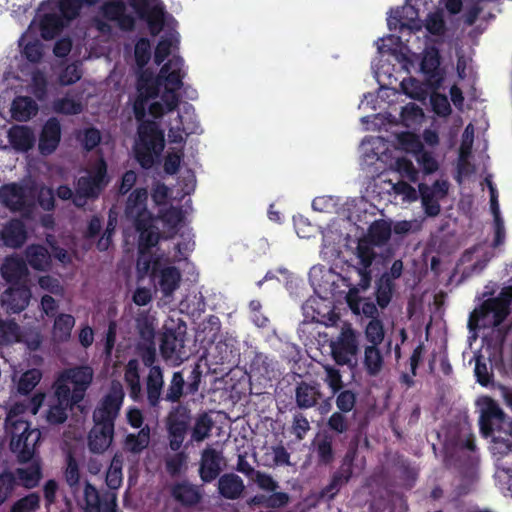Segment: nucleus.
I'll use <instances>...</instances> for the list:
<instances>
[{
    "mask_svg": "<svg viewBox=\"0 0 512 512\" xmlns=\"http://www.w3.org/2000/svg\"><path fill=\"white\" fill-rule=\"evenodd\" d=\"M184 76L183 59L177 55H173L161 67L156 77L148 70L142 71L138 78L137 98L133 107L136 118L142 120L147 109L156 119L173 111L179 104L178 91L183 85Z\"/></svg>",
    "mask_w": 512,
    "mask_h": 512,
    "instance_id": "1",
    "label": "nucleus"
},
{
    "mask_svg": "<svg viewBox=\"0 0 512 512\" xmlns=\"http://www.w3.org/2000/svg\"><path fill=\"white\" fill-rule=\"evenodd\" d=\"M99 0H58L57 7L61 14L39 15V23L33 21L28 30L20 39V46H23L24 56L31 62H37L42 57V45L37 39H33L32 35L39 30L44 39L53 38L60 28L64 25V19L69 21L78 16L80 9L84 4L94 5Z\"/></svg>",
    "mask_w": 512,
    "mask_h": 512,
    "instance_id": "2",
    "label": "nucleus"
},
{
    "mask_svg": "<svg viewBox=\"0 0 512 512\" xmlns=\"http://www.w3.org/2000/svg\"><path fill=\"white\" fill-rule=\"evenodd\" d=\"M5 431L10 436L11 450L17 454L20 462L34 458L41 432L37 428H30L24 404L15 403L9 408L5 419Z\"/></svg>",
    "mask_w": 512,
    "mask_h": 512,
    "instance_id": "3",
    "label": "nucleus"
},
{
    "mask_svg": "<svg viewBox=\"0 0 512 512\" xmlns=\"http://www.w3.org/2000/svg\"><path fill=\"white\" fill-rule=\"evenodd\" d=\"M480 407V430L485 436H491L495 431L509 436L505 439L501 435L494 436L492 450L494 453L506 454L512 446V421H507L505 415L498 404L490 397L483 396L477 400Z\"/></svg>",
    "mask_w": 512,
    "mask_h": 512,
    "instance_id": "4",
    "label": "nucleus"
},
{
    "mask_svg": "<svg viewBox=\"0 0 512 512\" xmlns=\"http://www.w3.org/2000/svg\"><path fill=\"white\" fill-rule=\"evenodd\" d=\"M150 247L139 248L137 272L139 277H145L149 272L157 279V285L164 297H171L180 285L181 273L174 266L162 267L160 256L147 250Z\"/></svg>",
    "mask_w": 512,
    "mask_h": 512,
    "instance_id": "5",
    "label": "nucleus"
},
{
    "mask_svg": "<svg viewBox=\"0 0 512 512\" xmlns=\"http://www.w3.org/2000/svg\"><path fill=\"white\" fill-rule=\"evenodd\" d=\"M147 199V190L138 188L130 194L125 209L126 216L135 223L140 232L139 248L153 247L159 240L157 229L151 224L152 218L146 208Z\"/></svg>",
    "mask_w": 512,
    "mask_h": 512,
    "instance_id": "6",
    "label": "nucleus"
},
{
    "mask_svg": "<svg viewBox=\"0 0 512 512\" xmlns=\"http://www.w3.org/2000/svg\"><path fill=\"white\" fill-rule=\"evenodd\" d=\"M511 302L512 286L503 289L498 297L486 300L480 309L474 310L469 318V328L474 330L480 327L498 326L509 314Z\"/></svg>",
    "mask_w": 512,
    "mask_h": 512,
    "instance_id": "7",
    "label": "nucleus"
},
{
    "mask_svg": "<svg viewBox=\"0 0 512 512\" xmlns=\"http://www.w3.org/2000/svg\"><path fill=\"white\" fill-rule=\"evenodd\" d=\"M94 371L88 365L63 370L54 382L53 389L61 397L70 396L73 403L80 402L93 381Z\"/></svg>",
    "mask_w": 512,
    "mask_h": 512,
    "instance_id": "8",
    "label": "nucleus"
},
{
    "mask_svg": "<svg viewBox=\"0 0 512 512\" xmlns=\"http://www.w3.org/2000/svg\"><path fill=\"white\" fill-rule=\"evenodd\" d=\"M139 139L135 143L137 160L144 168L153 165L164 148V135L153 122H144L139 126Z\"/></svg>",
    "mask_w": 512,
    "mask_h": 512,
    "instance_id": "9",
    "label": "nucleus"
},
{
    "mask_svg": "<svg viewBox=\"0 0 512 512\" xmlns=\"http://www.w3.org/2000/svg\"><path fill=\"white\" fill-rule=\"evenodd\" d=\"M98 31L103 34L110 33L112 25L123 30H130L134 26V18L126 13V8L121 1H108L104 3L98 15L94 19Z\"/></svg>",
    "mask_w": 512,
    "mask_h": 512,
    "instance_id": "10",
    "label": "nucleus"
},
{
    "mask_svg": "<svg viewBox=\"0 0 512 512\" xmlns=\"http://www.w3.org/2000/svg\"><path fill=\"white\" fill-rule=\"evenodd\" d=\"M106 163L100 159L88 171L87 176H83L78 180L76 194L73 202L76 206L82 207L86 203V198L96 197L100 191L107 185Z\"/></svg>",
    "mask_w": 512,
    "mask_h": 512,
    "instance_id": "11",
    "label": "nucleus"
},
{
    "mask_svg": "<svg viewBox=\"0 0 512 512\" xmlns=\"http://www.w3.org/2000/svg\"><path fill=\"white\" fill-rule=\"evenodd\" d=\"M329 347L337 364H349L358 353V334L350 324H344L339 335L330 341Z\"/></svg>",
    "mask_w": 512,
    "mask_h": 512,
    "instance_id": "12",
    "label": "nucleus"
},
{
    "mask_svg": "<svg viewBox=\"0 0 512 512\" xmlns=\"http://www.w3.org/2000/svg\"><path fill=\"white\" fill-rule=\"evenodd\" d=\"M364 163L368 166L378 164L375 172H380L389 164L391 145L381 137L366 138L360 145Z\"/></svg>",
    "mask_w": 512,
    "mask_h": 512,
    "instance_id": "13",
    "label": "nucleus"
},
{
    "mask_svg": "<svg viewBox=\"0 0 512 512\" xmlns=\"http://www.w3.org/2000/svg\"><path fill=\"white\" fill-rule=\"evenodd\" d=\"M364 163L368 166L378 164L375 172H380L389 164L391 145L381 137L366 138L360 145Z\"/></svg>",
    "mask_w": 512,
    "mask_h": 512,
    "instance_id": "14",
    "label": "nucleus"
},
{
    "mask_svg": "<svg viewBox=\"0 0 512 512\" xmlns=\"http://www.w3.org/2000/svg\"><path fill=\"white\" fill-rule=\"evenodd\" d=\"M199 125L194 108L190 105L183 107L177 117L169 123L168 138L170 141L180 143L190 134L196 133Z\"/></svg>",
    "mask_w": 512,
    "mask_h": 512,
    "instance_id": "15",
    "label": "nucleus"
},
{
    "mask_svg": "<svg viewBox=\"0 0 512 512\" xmlns=\"http://www.w3.org/2000/svg\"><path fill=\"white\" fill-rule=\"evenodd\" d=\"M189 422L190 415L186 408L177 407L170 412L167 419V430L171 450L178 451L182 446Z\"/></svg>",
    "mask_w": 512,
    "mask_h": 512,
    "instance_id": "16",
    "label": "nucleus"
},
{
    "mask_svg": "<svg viewBox=\"0 0 512 512\" xmlns=\"http://www.w3.org/2000/svg\"><path fill=\"white\" fill-rule=\"evenodd\" d=\"M124 393L122 386L113 384L108 395L102 400L93 413L95 422L113 423L122 405Z\"/></svg>",
    "mask_w": 512,
    "mask_h": 512,
    "instance_id": "17",
    "label": "nucleus"
},
{
    "mask_svg": "<svg viewBox=\"0 0 512 512\" xmlns=\"http://www.w3.org/2000/svg\"><path fill=\"white\" fill-rule=\"evenodd\" d=\"M160 351L163 358L174 365H178L187 358V352L184 345V334L166 330L163 333Z\"/></svg>",
    "mask_w": 512,
    "mask_h": 512,
    "instance_id": "18",
    "label": "nucleus"
},
{
    "mask_svg": "<svg viewBox=\"0 0 512 512\" xmlns=\"http://www.w3.org/2000/svg\"><path fill=\"white\" fill-rule=\"evenodd\" d=\"M131 4L139 17L148 22L151 33L158 34L163 24V8L160 0H132Z\"/></svg>",
    "mask_w": 512,
    "mask_h": 512,
    "instance_id": "19",
    "label": "nucleus"
},
{
    "mask_svg": "<svg viewBox=\"0 0 512 512\" xmlns=\"http://www.w3.org/2000/svg\"><path fill=\"white\" fill-rule=\"evenodd\" d=\"M420 70L431 88L438 89L441 86L445 73L440 68V56L437 49L432 47L424 50Z\"/></svg>",
    "mask_w": 512,
    "mask_h": 512,
    "instance_id": "20",
    "label": "nucleus"
},
{
    "mask_svg": "<svg viewBox=\"0 0 512 512\" xmlns=\"http://www.w3.org/2000/svg\"><path fill=\"white\" fill-rule=\"evenodd\" d=\"M34 196L30 187H20L16 184L5 185L0 189V199L11 210H22L29 206Z\"/></svg>",
    "mask_w": 512,
    "mask_h": 512,
    "instance_id": "21",
    "label": "nucleus"
},
{
    "mask_svg": "<svg viewBox=\"0 0 512 512\" xmlns=\"http://www.w3.org/2000/svg\"><path fill=\"white\" fill-rule=\"evenodd\" d=\"M114 436L113 423L95 422L88 435V448L96 454L104 453L112 444Z\"/></svg>",
    "mask_w": 512,
    "mask_h": 512,
    "instance_id": "22",
    "label": "nucleus"
},
{
    "mask_svg": "<svg viewBox=\"0 0 512 512\" xmlns=\"http://www.w3.org/2000/svg\"><path fill=\"white\" fill-rule=\"evenodd\" d=\"M374 247V244L369 242V239H365L364 237L359 240L357 245L356 256L361 265L359 270L361 276L359 286L364 290L370 286L371 282V273L369 271V267L376 257Z\"/></svg>",
    "mask_w": 512,
    "mask_h": 512,
    "instance_id": "23",
    "label": "nucleus"
},
{
    "mask_svg": "<svg viewBox=\"0 0 512 512\" xmlns=\"http://www.w3.org/2000/svg\"><path fill=\"white\" fill-rule=\"evenodd\" d=\"M389 29L409 28L420 30L421 24L418 21V12L412 5H404L401 10H392L387 19Z\"/></svg>",
    "mask_w": 512,
    "mask_h": 512,
    "instance_id": "24",
    "label": "nucleus"
},
{
    "mask_svg": "<svg viewBox=\"0 0 512 512\" xmlns=\"http://www.w3.org/2000/svg\"><path fill=\"white\" fill-rule=\"evenodd\" d=\"M61 139V126L56 118H50L44 124L40 138L39 151L43 155L53 153L59 145Z\"/></svg>",
    "mask_w": 512,
    "mask_h": 512,
    "instance_id": "25",
    "label": "nucleus"
},
{
    "mask_svg": "<svg viewBox=\"0 0 512 512\" xmlns=\"http://www.w3.org/2000/svg\"><path fill=\"white\" fill-rule=\"evenodd\" d=\"M224 464L223 457L217 450L207 447L203 450L200 462V476L203 481L210 482L220 473Z\"/></svg>",
    "mask_w": 512,
    "mask_h": 512,
    "instance_id": "26",
    "label": "nucleus"
},
{
    "mask_svg": "<svg viewBox=\"0 0 512 512\" xmlns=\"http://www.w3.org/2000/svg\"><path fill=\"white\" fill-rule=\"evenodd\" d=\"M31 292L25 284L7 289L1 297L2 305L14 313L24 310L30 301Z\"/></svg>",
    "mask_w": 512,
    "mask_h": 512,
    "instance_id": "27",
    "label": "nucleus"
},
{
    "mask_svg": "<svg viewBox=\"0 0 512 512\" xmlns=\"http://www.w3.org/2000/svg\"><path fill=\"white\" fill-rule=\"evenodd\" d=\"M19 485L25 488L36 487L41 479V466L38 459L21 462V466L14 473Z\"/></svg>",
    "mask_w": 512,
    "mask_h": 512,
    "instance_id": "28",
    "label": "nucleus"
},
{
    "mask_svg": "<svg viewBox=\"0 0 512 512\" xmlns=\"http://www.w3.org/2000/svg\"><path fill=\"white\" fill-rule=\"evenodd\" d=\"M70 396L61 397L57 394V389H54L53 396L49 400L48 411L46 419L50 424H61L67 419L68 408L73 405Z\"/></svg>",
    "mask_w": 512,
    "mask_h": 512,
    "instance_id": "29",
    "label": "nucleus"
},
{
    "mask_svg": "<svg viewBox=\"0 0 512 512\" xmlns=\"http://www.w3.org/2000/svg\"><path fill=\"white\" fill-rule=\"evenodd\" d=\"M8 139L15 150L26 152L33 147L35 134L28 126L16 125L8 131Z\"/></svg>",
    "mask_w": 512,
    "mask_h": 512,
    "instance_id": "30",
    "label": "nucleus"
},
{
    "mask_svg": "<svg viewBox=\"0 0 512 512\" xmlns=\"http://www.w3.org/2000/svg\"><path fill=\"white\" fill-rule=\"evenodd\" d=\"M0 240L4 245L16 248L26 240L25 228L19 220H11L0 230Z\"/></svg>",
    "mask_w": 512,
    "mask_h": 512,
    "instance_id": "31",
    "label": "nucleus"
},
{
    "mask_svg": "<svg viewBox=\"0 0 512 512\" xmlns=\"http://www.w3.org/2000/svg\"><path fill=\"white\" fill-rule=\"evenodd\" d=\"M2 275L8 282L18 284L27 277L28 269L22 259L16 257L6 258L1 267Z\"/></svg>",
    "mask_w": 512,
    "mask_h": 512,
    "instance_id": "32",
    "label": "nucleus"
},
{
    "mask_svg": "<svg viewBox=\"0 0 512 512\" xmlns=\"http://www.w3.org/2000/svg\"><path fill=\"white\" fill-rule=\"evenodd\" d=\"M163 383V374L160 367L152 366L146 381L147 397L152 406H156L160 400Z\"/></svg>",
    "mask_w": 512,
    "mask_h": 512,
    "instance_id": "33",
    "label": "nucleus"
},
{
    "mask_svg": "<svg viewBox=\"0 0 512 512\" xmlns=\"http://www.w3.org/2000/svg\"><path fill=\"white\" fill-rule=\"evenodd\" d=\"M37 111V104L27 96L17 97L11 107L12 116L18 121L29 120L37 114Z\"/></svg>",
    "mask_w": 512,
    "mask_h": 512,
    "instance_id": "34",
    "label": "nucleus"
},
{
    "mask_svg": "<svg viewBox=\"0 0 512 512\" xmlns=\"http://www.w3.org/2000/svg\"><path fill=\"white\" fill-rule=\"evenodd\" d=\"M218 489L225 498L236 499L242 494L244 483L239 476L226 474L219 479Z\"/></svg>",
    "mask_w": 512,
    "mask_h": 512,
    "instance_id": "35",
    "label": "nucleus"
},
{
    "mask_svg": "<svg viewBox=\"0 0 512 512\" xmlns=\"http://www.w3.org/2000/svg\"><path fill=\"white\" fill-rule=\"evenodd\" d=\"M320 396L321 393L317 385H310L304 382L297 386L295 392L297 405L304 409L313 407Z\"/></svg>",
    "mask_w": 512,
    "mask_h": 512,
    "instance_id": "36",
    "label": "nucleus"
},
{
    "mask_svg": "<svg viewBox=\"0 0 512 512\" xmlns=\"http://www.w3.org/2000/svg\"><path fill=\"white\" fill-rule=\"evenodd\" d=\"M391 231L392 225L390 222L377 220L370 225L368 233L364 238L369 239V242L379 247L387 243L390 239Z\"/></svg>",
    "mask_w": 512,
    "mask_h": 512,
    "instance_id": "37",
    "label": "nucleus"
},
{
    "mask_svg": "<svg viewBox=\"0 0 512 512\" xmlns=\"http://www.w3.org/2000/svg\"><path fill=\"white\" fill-rule=\"evenodd\" d=\"M364 367L370 376L378 375L384 365V356L379 346L367 345L364 349Z\"/></svg>",
    "mask_w": 512,
    "mask_h": 512,
    "instance_id": "38",
    "label": "nucleus"
},
{
    "mask_svg": "<svg viewBox=\"0 0 512 512\" xmlns=\"http://www.w3.org/2000/svg\"><path fill=\"white\" fill-rule=\"evenodd\" d=\"M149 443L150 429L144 427L138 433H131L126 436L124 449L133 454H139L148 447Z\"/></svg>",
    "mask_w": 512,
    "mask_h": 512,
    "instance_id": "39",
    "label": "nucleus"
},
{
    "mask_svg": "<svg viewBox=\"0 0 512 512\" xmlns=\"http://www.w3.org/2000/svg\"><path fill=\"white\" fill-rule=\"evenodd\" d=\"M75 325V319L70 314H59L55 320L52 330L53 338L56 341H66L71 335V331Z\"/></svg>",
    "mask_w": 512,
    "mask_h": 512,
    "instance_id": "40",
    "label": "nucleus"
},
{
    "mask_svg": "<svg viewBox=\"0 0 512 512\" xmlns=\"http://www.w3.org/2000/svg\"><path fill=\"white\" fill-rule=\"evenodd\" d=\"M124 378L130 388V396L135 400L139 399L141 396V384L138 360L132 359L127 363Z\"/></svg>",
    "mask_w": 512,
    "mask_h": 512,
    "instance_id": "41",
    "label": "nucleus"
},
{
    "mask_svg": "<svg viewBox=\"0 0 512 512\" xmlns=\"http://www.w3.org/2000/svg\"><path fill=\"white\" fill-rule=\"evenodd\" d=\"M28 263L37 270H44L50 265V254L40 245H31L26 250Z\"/></svg>",
    "mask_w": 512,
    "mask_h": 512,
    "instance_id": "42",
    "label": "nucleus"
},
{
    "mask_svg": "<svg viewBox=\"0 0 512 512\" xmlns=\"http://www.w3.org/2000/svg\"><path fill=\"white\" fill-rule=\"evenodd\" d=\"M52 109L56 113L74 115L79 114L82 111L83 106L80 100L70 95H66L62 98L56 99L52 103Z\"/></svg>",
    "mask_w": 512,
    "mask_h": 512,
    "instance_id": "43",
    "label": "nucleus"
},
{
    "mask_svg": "<svg viewBox=\"0 0 512 512\" xmlns=\"http://www.w3.org/2000/svg\"><path fill=\"white\" fill-rule=\"evenodd\" d=\"M123 455L116 453L106 474L107 486L111 489H118L122 484Z\"/></svg>",
    "mask_w": 512,
    "mask_h": 512,
    "instance_id": "44",
    "label": "nucleus"
},
{
    "mask_svg": "<svg viewBox=\"0 0 512 512\" xmlns=\"http://www.w3.org/2000/svg\"><path fill=\"white\" fill-rule=\"evenodd\" d=\"M213 427V421L207 414L199 415L191 432V441L202 442L209 437Z\"/></svg>",
    "mask_w": 512,
    "mask_h": 512,
    "instance_id": "45",
    "label": "nucleus"
},
{
    "mask_svg": "<svg viewBox=\"0 0 512 512\" xmlns=\"http://www.w3.org/2000/svg\"><path fill=\"white\" fill-rule=\"evenodd\" d=\"M178 42L179 38L176 33L170 34L169 38H162L155 49V63L158 65L161 64L166 57L172 54L177 48Z\"/></svg>",
    "mask_w": 512,
    "mask_h": 512,
    "instance_id": "46",
    "label": "nucleus"
},
{
    "mask_svg": "<svg viewBox=\"0 0 512 512\" xmlns=\"http://www.w3.org/2000/svg\"><path fill=\"white\" fill-rule=\"evenodd\" d=\"M386 165L395 169L402 177H405L412 182H416L418 179L417 169L414 167L413 163L406 158H397L393 161V158L390 155L389 164Z\"/></svg>",
    "mask_w": 512,
    "mask_h": 512,
    "instance_id": "47",
    "label": "nucleus"
},
{
    "mask_svg": "<svg viewBox=\"0 0 512 512\" xmlns=\"http://www.w3.org/2000/svg\"><path fill=\"white\" fill-rule=\"evenodd\" d=\"M80 505L84 512H101L98 491L89 483L85 484Z\"/></svg>",
    "mask_w": 512,
    "mask_h": 512,
    "instance_id": "48",
    "label": "nucleus"
},
{
    "mask_svg": "<svg viewBox=\"0 0 512 512\" xmlns=\"http://www.w3.org/2000/svg\"><path fill=\"white\" fill-rule=\"evenodd\" d=\"M173 496L183 504L191 505L199 500L196 488L188 483H180L174 486Z\"/></svg>",
    "mask_w": 512,
    "mask_h": 512,
    "instance_id": "49",
    "label": "nucleus"
},
{
    "mask_svg": "<svg viewBox=\"0 0 512 512\" xmlns=\"http://www.w3.org/2000/svg\"><path fill=\"white\" fill-rule=\"evenodd\" d=\"M424 119V113L420 107L409 103L402 108L401 120L406 127H415L420 125Z\"/></svg>",
    "mask_w": 512,
    "mask_h": 512,
    "instance_id": "50",
    "label": "nucleus"
},
{
    "mask_svg": "<svg viewBox=\"0 0 512 512\" xmlns=\"http://www.w3.org/2000/svg\"><path fill=\"white\" fill-rule=\"evenodd\" d=\"M401 90L410 98L424 100L427 97V91L423 85L415 78L408 77L401 81Z\"/></svg>",
    "mask_w": 512,
    "mask_h": 512,
    "instance_id": "51",
    "label": "nucleus"
},
{
    "mask_svg": "<svg viewBox=\"0 0 512 512\" xmlns=\"http://www.w3.org/2000/svg\"><path fill=\"white\" fill-rule=\"evenodd\" d=\"M42 373L38 369H31L23 373L17 383V389L20 393L28 394L39 383Z\"/></svg>",
    "mask_w": 512,
    "mask_h": 512,
    "instance_id": "52",
    "label": "nucleus"
},
{
    "mask_svg": "<svg viewBox=\"0 0 512 512\" xmlns=\"http://www.w3.org/2000/svg\"><path fill=\"white\" fill-rule=\"evenodd\" d=\"M384 327L380 320L372 319L365 328V338L369 345L379 346L384 340Z\"/></svg>",
    "mask_w": 512,
    "mask_h": 512,
    "instance_id": "53",
    "label": "nucleus"
},
{
    "mask_svg": "<svg viewBox=\"0 0 512 512\" xmlns=\"http://www.w3.org/2000/svg\"><path fill=\"white\" fill-rule=\"evenodd\" d=\"M393 291V283L388 275H382L377 283L376 298L381 307H386L390 302Z\"/></svg>",
    "mask_w": 512,
    "mask_h": 512,
    "instance_id": "54",
    "label": "nucleus"
},
{
    "mask_svg": "<svg viewBox=\"0 0 512 512\" xmlns=\"http://www.w3.org/2000/svg\"><path fill=\"white\" fill-rule=\"evenodd\" d=\"M398 144L406 152L418 155L423 150V145L418 136L413 133H402L398 136Z\"/></svg>",
    "mask_w": 512,
    "mask_h": 512,
    "instance_id": "55",
    "label": "nucleus"
},
{
    "mask_svg": "<svg viewBox=\"0 0 512 512\" xmlns=\"http://www.w3.org/2000/svg\"><path fill=\"white\" fill-rule=\"evenodd\" d=\"M155 319L147 315H141L137 318V328L143 340L149 344L153 343L155 336Z\"/></svg>",
    "mask_w": 512,
    "mask_h": 512,
    "instance_id": "56",
    "label": "nucleus"
},
{
    "mask_svg": "<svg viewBox=\"0 0 512 512\" xmlns=\"http://www.w3.org/2000/svg\"><path fill=\"white\" fill-rule=\"evenodd\" d=\"M20 341L19 327L15 322L0 323V344H11Z\"/></svg>",
    "mask_w": 512,
    "mask_h": 512,
    "instance_id": "57",
    "label": "nucleus"
},
{
    "mask_svg": "<svg viewBox=\"0 0 512 512\" xmlns=\"http://www.w3.org/2000/svg\"><path fill=\"white\" fill-rule=\"evenodd\" d=\"M315 447L320 462L327 464L332 461L333 450L331 437L327 435L319 437L315 442Z\"/></svg>",
    "mask_w": 512,
    "mask_h": 512,
    "instance_id": "58",
    "label": "nucleus"
},
{
    "mask_svg": "<svg viewBox=\"0 0 512 512\" xmlns=\"http://www.w3.org/2000/svg\"><path fill=\"white\" fill-rule=\"evenodd\" d=\"M265 457L268 465L279 466L289 464V453L283 446L270 447Z\"/></svg>",
    "mask_w": 512,
    "mask_h": 512,
    "instance_id": "59",
    "label": "nucleus"
},
{
    "mask_svg": "<svg viewBox=\"0 0 512 512\" xmlns=\"http://www.w3.org/2000/svg\"><path fill=\"white\" fill-rule=\"evenodd\" d=\"M82 76L79 64L72 63L66 66L58 75L60 85L67 86L77 82Z\"/></svg>",
    "mask_w": 512,
    "mask_h": 512,
    "instance_id": "60",
    "label": "nucleus"
},
{
    "mask_svg": "<svg viewBox=\"0 0 512 512\" xmlns=\"http://www.w3.org/2000/svg\"><path fill=\"white\" fill-rule=\"evenodd\" d=\"M419 193L421 194L422 204L425 208L427 215L435 216L440 211V206L437 202L438 199L431 197L429 193V187L425 184L419 185Z\"/></svg>",
    "mask_w": 512,
    "mask_h": 512,
    "instance_id": "61",
    "label": "nucleus"
},
{
    "mask_svg": "<svg viewBox=\"0 0 512 512\" xmlns=\"http://www.w3.org/2000/svg\"><path fill=\"white\" fill-rule=\"evenodd\" d=\"M323 368L325 371L324 382L331 389L332 393L336 394L342 388V376L339 370L330 365H324Z\"/></svg>",
    "mask_w": 512,
    "mask_h": 512,
    "instance_id": "62",
    "label": "nucleus"
},
{
    "mask_svg": "<svg viewBox=\"0 0 512 512\" xmlns=\"http://www.w3.org/2000/svg\"><path fill=\"white\" fill-rule=\"evenodd\" d=\"M39 496L35 493L18 500L12 507L11 512H34L39 507Z\"/></svg>",
    "mask_w": 512,
    "mask_h": 512,
    "instance_id": "63",
    "label": "nucleus"
},
{
    "mask_svg": "<svg viewBox=\"0 0 512 512\" xmlns=\"http://www.w3.org/2000/svg\"><path fill=\"white\" fill-rule=\"evenodd\" d=\"M187 455L183 452L167 456L165 459L166 469L169 474L177 475L182 472L186 465Z\"/></svg>",
    "mask_w": 512,
    "mask_h": 512,
    "instance_id": "64",
    "label": "nucleus"
}]
</instances>
